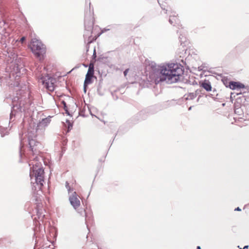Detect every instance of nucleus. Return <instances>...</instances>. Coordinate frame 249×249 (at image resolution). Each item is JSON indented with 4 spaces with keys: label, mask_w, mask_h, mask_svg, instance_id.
<instances>
[{
    "label": "nucleus",
    "mask_w": 249,
    "mask_h": 249,
    "mask_svg": "<svg viewBox=\"0 0 249 249\" xmlns=\"http://www.w3.org/2000/svg\"><path fill=\"white\" fill-rule=\"evenodd\" d=\"M68 186H69V183L67 182H66V187H67V188H68Z\"/></svg>",
    "instance_id": "obj_17"
},
{
    "label": "nucleus",
    "mask_w": 249,
    "mask_h": 249,
    "mask_svg": "<svg viewBox=\"0 0 249 249\" xmlns=\"http://www.w3.org/2000/svg\"><path fill=\"white\" fill-rule=\"evenodd\" d=\"M50 121H51V120L50 118H47L42 119V121L37 125L36 129H38L39 128V127H40V126H43V127L46 126V125H47V124H48L50 123Z\"/></svg>",
    "instance_id": "obj_10"
},
{
    "label": "nucleus",
    "mask_w": 249,
    "mask_h": 249,
    "mask_svg": "<svg viewBox=\"0 0 249 249\" xmlns=\"http://www.w3.org/2000/svg\"><path fill=\"white\" fill-rule=\"evenodd\" d=\"M129 71V69H126L124 71V76H126L127 73H128V71Z\"/></svg>",
    "instance_id": "obj_14"
},
{
    "label": "nucleus",
    "mask_w": 249,
    "mask_h": 249,
    "mask_svg": "<svg viewBox=\"0 0 249 249\" xmlns=\"http://www.w3.org/2000/svg\"><path fill=\"white\" fill-rule=\"evenodd\" d=\"M230 88L232 89H241L244 88V85L240 83L236 82H231L229 84Z\"/></svg>",
    "instance_id": "obj_8"
},
{
    "label": "nucleus",
    "mask_w": 249,
    "mask_h": 249,
    "mask_svg": "<svg viewBox=\"0 0 249 249\" xmlns=\"http://www.w3.org/2000/svg\"><path fill=\"white\" fill-rule=\"evenodd\" d=\"M38 143V142H36L33 139L30 140L29 141V144L30 145L31 151L33 155H34L35 154L34 151H36V148H35V147L36 146Z\"/></svg>",
    "instance_id": "obj_9"
},
{
    "label": "nucleus",
    "mask_w": 249,
    "mask_h": 249,
    "mask_svg": "<svg viewBox=\"0 0 249 249\" xmlns=\"http://www.w3.org/2000/svg\"><path fill=\"white\" fill-rule=\"evenodd\" d=\"M30 48L32 53L36 57H39L45 53L46 49L45 46L40 40L36 38L32 39Z\"/></svg>",
    "instance_id": "obj_3"
},
{
    "label": "nucleus",
    "mask_w": 249,
    "mask_h": 249,
    "mask_svg": "<svg viewBox=\"0 0 249 249\" xmlns=\"http://www.w3.org/2000/svg\"><path fill=\"white\" fill-rule=\"evenodd\" d=\"M248 248H249L248 246H245L243 249L241 248L240 249H248Z\"/></svg>",
    "instance_id": "obj_15"
},
{
    "label": "nucleus",
    "mask_w": 249,
    "mask_h": 249,
    "mask_svg": "<svg viewBox=\"0 0 249 249\" xmlns=\"http://www.w3.org/2000/svg\"><path fill=\"white\" fill-rule=\"evenodd\" d=\"M29 165L31 167L30 177L31 178H35L36 183L38 186V189L41 190L44 182V171L41 167V163L37 161V157L34 158L32 161L31 158L30 157Z\"/></svg>",
    "instance_id": "obj_2"
},
{
    "label": "nucleus",
    "mask_w": 249,
    "mask_h": 249,
    "mask_svg": "<svg viewBox=\"0 0 249 249\" xmlns=\"http://www.w3.org/2000/svg\"><path fill=\"white\" fill-rule=\"evenodd\" d=\"M94 73V63L90 62L89 65V69L86 75L85 80L84 81V87H86L90 84L92 83V78L93 77Z\"/></svg>",
    "instance_id": "obj_5"
},
{
    "label": "nucleus",
    "mask_w": 249,
    "mask_h": 249,
    "mask_svg": "<svg viewBox=\"0 0 249 249\" xmlns=\"http://www.w3.org/2000/svg\"><path fill=\"white\" fill-rule=\"evenodd\" d=\"M25 40V37L23 36L22 37H21V38H20V41L21 43H23Z\"/></svg>",
    "instance_id": "obj_13"
},
{
    "label": "nucleus",
    "mask_w": 249,
    "mask_h": 249,
    "mask_svg": "<svg viewBox=\"0 0 249 249\" xmlns=\"http://www.w3.org/2000/svg\"><path fill=\"white\" fill-rule=\"evenodd\" d=\"M69 200L71 205L74 209L77 208L80 205V201L75 192H73L70 196Z\"/></svg>",
    "instance_id": "obj_6"
},
{
    "label": "nucleus",
    "mask_w": 249,
    "mask_h": 249,
    "mask_svg": "<svg viewBox=\"0 0 249 249\" xmlns=\"http://www.w3.org/2000/svg\"><path fill=\"white\" fill-rule=\"evenodd\" d=\"M202 87L207 91H211L212 89V87L209 83L204 82L202 83Z\"/></svg>",
    "instance_id": "obj_11"
},
{
    "label": "nucleus",
    "mask_w": 249,
    "mask_h": 249,
    "mask_svg": "<svg viewBox=\"0 0 249 249\" xmlns=\"http://www.w3.org/2000/svg\"><path fill=\"white\" fill-rule=\"evenodd\" d=\"M93 56V58H94V59L96 57L95 49H94V52H93V56Z\"/></svg>",
    "instance_id": "obj_12"
},
{
    "label": "nucleus",
    "mask_w": 249,
    "mask_h": 249,
    "mask_svg": "<svg viewBox=\"0 0 249 249\" xmlns=\"http://www.w3.org/2000/svg\"><path fill=\"white\" fill-rule=\"evenodd\" d=\"M235 211H241V209H240L239 207H237V208H236L235 209Z\"/></svg>",
    "instance_id": "obj_16"
},
{
    "label": "nucleus",
    "mask_w": 249,
    "mask_h": 249,
    "mask_svg": "<svg viewBox=\"0 0 249 249\" xmlns=\"http://www.w3.org/2000/svg\"><path fill=\"white\" fill-rule=\"evenodd\" d=\"M197 249H201V248L200 246H197Z\"/></svg>",
    "instance_id": "obj_18"
},
{
    "label": "nucleus",
    "mask_w": 249,
    "mask_h": 249,
    "mask_svg": "<svg viewBox=\"0 0 249 249\" xmlns=\"http://www.w3.org/2000/svg\"><path fill=\"white\" fill-rule=\"evenodd\" d=\"M182 69L177 64H170L160 66L159 70L150 75L151 81L156 84L166 81L172 83L177 82L182 73Z\"/></svg>",
    "instance_id": "obj_1"
},
{
    "label": "nucleus",
    "mask_w": 249,
    "mask_h": 249,
    "mask_svg": "<svg viewBox=\"0 0 249 249\" xmlns=\"http://www.w3.org/2000/svg\"><path fill=\"white\" fill-rule=\"evenodd\" d=\"M2 33V32H0V33Z\"/></svg>",
    "instance_id": "obj_19"
},
{
    "label": "nucleus",
    "mask_w": 249,
    "mask_h": 249,
    "mask_svg": "<svg viewBox=\"0 0 249 249\" xmlns=\"http://www.w3.org/2000/svg\"><path fill=\"white\" fill-rule=\"evenodd\" d=\"M173 13H174V14L170 16L169 21L171 24L175 26L179 23V19L178 15H176V13L175 12H173Z\"/></svg>",
    "instance_id": "obj_7"
},
{
    "label": "nucleus",
    "mask_w": 249,
    "mask_h": 249,
    "mask_svg": "<svg viewBox=\"0 0 249 249\" xmlns=\"http://www.w3.org/2000/svg\"><path fill=\"white\" fill-rule=\"evenodd\" d=\"M44 87L49 91H54L55 88L56 79L49 75L42 76L39 80Z\"/></svg>",
    "instance_id": "obj_4"
}]
</instances>
